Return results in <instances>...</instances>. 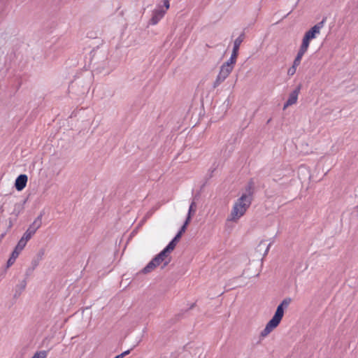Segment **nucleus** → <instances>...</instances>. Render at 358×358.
<instances>
[{
  "label": "nucleus",
  "instance_id": "25",
  "mask_svg": "<svg viewBox=\"0 0 358 358\" xmlns=\"http://www.w3.org/2000/svg\"><path fill=\"white\" fill-rule=\"evenodd\" d=\"M115 358H120V357H118L117 356H116V357H115Z\"/></svg>",
  "mask_w": 358,
  "mask_h": 358
},
{
  "label": "nucleus",
  "instance_id": "3",
  "mask_svg": "<svg viewBox=\"0 0 358 358\" xmlns=\"http://www.w3.org/2000/svg\"><path fill=\"white\" fill-rule=\"evenodd\" d=\"M171 251L166 247L160 252L157 256H155L142 270V273H148L153 271L157 266L164 263L162 268L166 266L170 262V258H168L169 254Z\"/></svg>",
  "mask_w": 358,
  "mask_h": 358
},
{
  "label": "nucleus",
  "instance_id": "12",
  "mask_svg": "<svg viewBox=\"0 0 358 358\" xmlns=\"http://www.w3.org/2000/svg\"><path fill=\"white\" fill-rule=\"evenodd\" d=\"M243 38H244V34H242L234 41L232 53H235L237 56H238L240 45H241V43L243 42Z\"/></svg>",
  "mask_w": 358,
  "mask_h": 358
},
{
  "label": "nucleus",
  "instance_id": "23",
  "mask_svg": "<svg viewBox=\"0 0 358 358\" xmlns=\"http://www.w3.org/2000/svg\"><path fill=\"white\" fill-rule=\"evenodd\" d=\"M266 245V242L265 241H261L259 245H258V248H260L262 247H264Z\"/></svg>",
  "mask_w": 358,
  "mask_h": 358
},
{
  "label": "nucleus",
  "instance_id": "21",
  "mask_svg": "<svg viewBox=\"0 0 358 358\" xmlns=\"http://www.w3.org/2000/svg\"><path fill=\"white\" fill-rule=\"evenodd\" d=\"M164 6L166 8L165 10L166 11V10H168L169 8V0H164Z\"/></svg>",
  "mask_w": 358,
  "mask_h": 358
},
{
  "label": "nucleus",
  "instance_id": "14",
  "mask_svg": "<svg viewBox=\"0 0 358 358\" xmlns=\"http://www.w3.org/2000/svg\"><path fill=\"white\" fill-rule=\"evenodd\" d=\"M237 57L238 56L235 53H231L230 58L222 64L234 69V65L236 62Z\"/></svg>",
  "mask_w": 358,
  "mask_h": 358
},
{
  "label": "nucleus",
  "instance_id": "16",
  "mask_svg": "<svg viewBox=\"0 0 358 358\" xmlns=\"http://www.w3.org/2000/svg\"><path fill=\"white\" fill-rule=\"evenodd\" d=\"M48 352L45 350L37 351L31 358H47Z\"/></svg>",
  "mask_w": 358,
  "mask_h": 358
},
{
  "label": "nucleus",
  "instance_id": "9",
  "mask_svg": "<svg viewBox=\"0 0 358 358\" xmlns=\"http://www.w3.org/2000/svg\"><path fill=\"white\" fill-rule=\"evenodd\" d=\"M27 176L25 174L20 175L15 180V187L17 191L22 190L27 185Z\"/></svg>",
  "mask_w": 358,
  "mask_h": 358
},
{
  "label": "nucleus",
  "instance_id": "7",
  "mask_svg": "<svg viewBox=\"0 0 358 358\" xmlns=\"http://www.w3.org/2000/svg\"><path fill=\"white\" fill-rule=\"evenodd\" d=\"M188 224L187 222H185L183 225L181 227L180 231L176 235V236L173 238V240L168 244L166 248L170 250L171 252L175 249L177 243L179 241L181 238L182 234L186 231L187 227Z\"/></svg>",
  "mask_w": 358,
  "mask_h": 358
},
{
  "label": "nucleus",
  "instance_id": "10",
  "mask_svg": "<svg viewBox=\"0 0 358 358\" xmlns=\"http://www.w3.org/2000/svg\"><path fill=\"white\" fill-rule=\"evenodd\" d=\"M166 10L162 8L155 9L153 11L152 18L150 19V23L152 24H156L164 15Z\"/></svg>",
  "mask_w": 358,
  "mask_h": 358
},
{
  "label": "nucleus",
  "instance_id": "13",
  "mask_svg": "<svg viewBox=\"0 0 358 358\" xmlns=\"http://www.w3.org/2000/svg\"><path fill=\"white\" fill-rule=\"evenodd\" d=\"M196 210V205L195 201H193L189 206L187 217L185 221V222H187L188 224L190 222L192 216L194 215Z\"/></svg>",
  "mask_w": 358,
  "mask_h": 358
},
{
  "label": "nucleus",
  "instance_id": "18",
  "mask_svg": "<svg viewBox=\"0 0 358 358\" xmlns=\"http://www.w3.org/2000/svg\"><path fill=\"white\" fill-rule=\"evenodd\" d=\"M296 68L292 66L290 68H289V69L287 71V74L289 76H293L296 73Z\"/></svg>",
  "mask_w": 358,
  "mask_h": 358
},
{
  "label": "nucleus",
  "instance_id": "19",
  "mask_svg": "<svg viewBox=\"0 0 358 358\" xmlns=\"http://www.w3.org/2000/svg\"><path fill=\"white\" fill-rule=\"evenodd\" d=\"M133 348H131V350H126L124 352H123L122 353L117 355L118 357L120 358H124L126 355H129L131 352V350H132Z\"/></svg>",
  "mask_w": 358,
  "mask_h": 358
},
{
  "label": "nucleus",
  "instance_id": "26",
  "mask_svg": "<svg viewBox=\"0 0 358 358\" xmlns=\"http://www.w3.org/2000/svg\"><path fill=\"white\" fill-rule=\"evenodd\" d=\"M357 208H358V205H357Z\"/></svg>",
  "mask_w": 358,
  "mask_h": 358
},
{
  "label": "nucleus",
  "instance_id": "6",
  "mask_svg": "<svg viewBox=\"0 0 358 358\" xmlns=\"http://www.w3.org/2000/svg\"><path fill=\"white\" fill-rule=\"evenodd\" d=\"M42 217L43 214L41 213L34 221L29 225L25 233L24 234V236L29 240L32 237V236L36 233V231L41 227L42 224Z\"/></svg>",
  "mask_w": 358,
  "mask_h": 358
},
{
  "label": "nucleus",
  "instance_id": "22",
  "mask_svg": "<svg viewBox=\"0 0 358 358\" xmlns=\"http://www.w3.org/2000/svg\"><path fill=\"white\" fill-rule=\"evenodd\" d=\"M270 246H271V243L268 244L267 246H266V248L265 250V252L264 254V256L266 255L268 250H269V248H270Z\"/></svg>",
  "mask_w": 358,
  "mask_h": 358
},
{
  "label": "nucleus",
  "instance_id": "2",
  "mask_svg": "<svg viewBox=\"0 0 358 358\" xmlns=\"http://www.w3.org/2000/svg\"><path fill=\"white\" fill-rule=\"evenodd\" d=\"M291 301L292 299L290 298H285L282 300L280 304L277 307L275 313L271 320L266 324L265 328L261 332V336L266 337L279 325L284 315V309L289 306Z\"/></svg>",
  "mask_w": 358,
  "mask_h": 358
},
{
  "label": "nucleus",
  "instance_id": "20",
  "mask_svg": "<svg viewBox=\"0 0 358 358\" xmlns=\"http://www.w3.org/2000/svg\"><path fill=\"white\" fill-rule=\"evenodd\" d=\"M15 259H15L12 257H10V258L8 259V260L7 262L8 266H11L15 262Z\"/></svg>",
  "mask_w": 358,
  "mask_h": 358
},
{
  "label": "nucleus",
  "instance_id": "4",
  "mask_svg": "<svg viewBox=\"0 0 358 358\" xmlns=\"http://www.w3.org/2000/svg\"><path fill=\"white\" fill-rule=\"evenodd\" d=\"M325 20L324 18L321 22L314 25L310 30L306 32L301 47L308 50L310 41L315 38L316 35L320 34L321 29L324 27Z\"/></svg>",
  "mask_w": 358,
  "mask_h": 358
},
{
  "label": "nucleus",
  "instance_id": "17",
  "mask_svg": "<svg viewBox=\"0 0 358 358\" xmlns=\"http://www.w3.org/2000/svg\"><path fill=\"white\" fill-rule=\"evenodd\" d=\"M22 250H17V248H15L13 252H12L10 257L15 258V259H17L18 255H20V253L21 252Z\"/></svg>",
  "mask_w": 358,
  "mask_h": 358
},
{
  "label": "nucleus",
  "instance_id": "15",
  "mask_svg": "<svg viewBox=\"0 0 358 358\" xmlns=\"http://www.w3.org/2000/svg\"><path fill=\"white\" fill-rule=\"evenodd\" d=\"M28 241H29L28 238H26V237L22 236V237L20 238L17 245L15 247V248H17V250H22L24 249V248L25 247Z\"/></svg>",
  "mask_w": 358,
  "mask_h": 358
},
{
  "label": "nucleus",
  "instance_id": "11",
  "mask_svg": "<svg viewBox=\"0 0 358 358\" xmlns=\"http://www.w3.org/2000/svg\"><path fill=\"white\" fill-rule=\"evenodd\" d=\"M306 51H307V50H306L300 46L298 53L294 60V62L292 64L293 66L296 68L298 66L300 65L301 59H302L303 55L306 52Z\"/></svg>",
  "mask_w": 358,
  "mask_h": 358
},
{
  "label": "nucleus",
  "instance_id": "1",
  "mask_svg": "<svg viewBox=\"0 0 358 358\" xmlns=\"http://www.w3.org/2000/svg\"><path fill=\"white\" fill-rule=\"evenodd\" d=\"M252 182L248 184L247 187L248 194H243L234 203L231 212L227 220L237 222L246 212L252 203Z\"/></svg>",
  "mask_w": 358,
  "mask_h": 358
},
{
  "label": "nucleus",
  "instance_id": "5",
  "mask_svg": "<svg viewBox=\"0 0 358 358\" xmlns=\"http://www.w3.org/2000/svg\"><path fill=\"white\" fill-rule=\"evenodd\" d=\"M232 69L222 64L220 66V72L213 83V88L217 87L221 83H222L232 72Z\"/></svg>",
  "mask_w": 358,
  "mask_h": 358
},
{
  "label": "nucleus",
  "instance_id": "24",
  "mask_svg": "<svg viewBox=\"0 0 358 358\" xmlns=\"http://www.w3.org/2000/svg\"><path fill=\"white\" fill-rule=\"evenodd\" d=\"M194 306V303L192 305V306L190 307V308H192Z\"/></svg>",
  "mask_w": 358,
  "mask_h": 358
},
{
  "label": "nucleus",
  "instance_id": "8",
  "mask_svg": "<svg viewBox=\"0 0 358 358\" xmlns=\"http://www.w3.org/2000/svg\"><path fill=\"white\" fill-rule=\"evenodd\" d=\"M301 88V85H299L293 92H292L289 96V98L284 105L283 109L285 110L289 106H292L296 103L298 96Z\"/></svg>",
  "mask_w": 358,
  "mask_h": 358
}]
</instances>
